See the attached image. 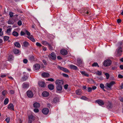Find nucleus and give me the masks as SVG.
Returning a JSON list of instances; mask_svg holds the SVG:
<instances>
[{
  "instance_id": "dca6fc26",
  "label": "nucleus",
  "mask_w": 123,
  "mask_h": 123,
  "mask_svg": "<svg viewBox=\"0 0 123 123\" xmlns=\"http://www.w3.org/2000/svg\"><path fill=\"white\" fill-rule=\"evenodd\" d=\"M69 67L71 69L77 70L78 69L77 67V66L72 64L69 65Z\"/></svg>"
},
{
  "instance_id": "e433bc0d",
  "label": "nucleus",
  "mask_w": 123,
  "mask_h": 123,
  "mask_svg": "<svg viewBox=\"0 0 123 123\" xmlns=\"http://www.w3.org/2000/svg\"><path fill=\"white\" fill-rule=\"evenodd\" d=\"M105 75L106 76V79H108L110 77L109 74L108 73H105Z\"/></svg>"
},
{
  "instance_id": "bf43d9fd",
  "label": "nucleus",
  "mask_w": 123,
  "mask_h": 123,
  "mask_svg": "<svg viewBox=\"0 0 123 123\" xmlns=\"http://www.w3.org/2000/svg\"><path fill=\"white\" fill-rule=\"evenodd\" d=\"M85 13H86L87 14H88L89 13V12H88L87 9H86L85 10L84 12Z\"/></svg>"
},
{
  "instance_id": "6e6d98bb",
  "label": "nucleus",
  "mask_w": 123,
  "mask_h": 123,
  "mask_svg": "<svg viewBox=\"0 0 123 123\" xmlns=\"http://www.w3.org/2000/svg\"><path fill=\"white\" fill-rule=\"evenodd\" d=\"M25 34V33L23 31H21L20 32V35L21 36L24 35Z\"/></svg>"
},
{
  "instance_id": "39448f33",
  "label": "nucleus",
  "mask_w": 123,
  "mask_h": 123,
  "mask_svg": "<svg viewBox=\"0 0 123 123\" xmlns=\"http://www.w3.org/2000/svg\"><path fill=\"white\" fill-rule=\"evenodd\" d=\"M49 57L50 59L53 60H55L56 58V55L54 52H52L49 55Z\"/></svg>"
},
{
  "instance_id": "0eeeda50",
  "label": "nucleus",
  "mask_w": 123,
  "mask_h": 123,
  "mask_svg": "<svg viewBox=\"0 0 123 123\" xmlns=\"http://www.w3.org/2000/svg\"><path fill=\"white\" fill-rule=\"evenodd\" d=\"M26 94L29 98H31L33 96V92L31 91L28 90L27 91Z\"/></svg>"
},
{
  "instance_id": "de8ad7c7",
  "label": "nucleus",
  "mask_w": 123,
  "mask_h": 123,
  "mask_svg": "<svg viewBox=\"0 0 123 123\" xmlns=\"http://www.w3.org/2000/svg\"><path fill=\"white\" fill-rule=\"evenodd\" d=\"M10 118L9 117L7 118L6 119V121L7 123H9V122Z\"/></svg>"
},
{
  "instance_id": "f3484780",
  "label": "nucleus",
  "mask_w": 123,
  "mask_h": 123,
  "mask_svg": "<svg viewBox=\"0 0 123 123\" xmlns=\"http://www.w3.org/2000/svg\"><path fill=\"white\" fill-rule=\"evenodd\" d=\"M49 95V92L46 91H44L42 93V95L44 97H47Z\"/></svg>"
},
{
  "instance_id": "7ed1b4c3",
  "label": "nucleus",
  "mask_w": 123,
  "mask_h": 123,
  "mask_svg": "<svg viewBox=\"0 0 123 123\" xmlns=\"http://www.w3.org/2000/svg\"><path fill=\"white\" fill-rule=\"evenodd\" d=\"M25 31L27 35L30 36L27 37L29 39L33 42H35V40L33 36L32 35L30 36L31 34L29 32L26 30H25Z\"/></svg>"
},
{
  "instance_id": "603ef678",
  "label": "nucleus",
  "mask_w": 123,
  "mask_h": 123,
  "mask_svg": "<svg viewBox=\"0 0 123 123\" xmlns=\"http://www.w3.org/2000/svg\"><path fill=\"white\" fill-rule=\"evenodd\" d=\"M34 112L37 113L39 112V111L38 109H35L34 110Z\"/></svg>"
},
{
  "instance_id": "f257e3e1",
  "label": "nucleus",
  "mask_w": 123,
  "mask_h": 123,
  "mask_svg": "<svg viewBox=\"0 0 123 123\" xmlns=\"http://www.w3.org/2000/svg\"><path fill=\"white\" fill-rule=\"evenodd\" d=\"M56 89L58 92L62 90V80H57L55 81Z\"/></svg>"
},
{
  "instance_id": "58836bf2",
  "label": "nucleus",
  "mask_w": 123,
  "mask_h": 123,
  "mask_svg": "<svg viewBox=\"0 0 123 123\" xmlns=\"http://www.w3.org/2000/svg\"><path fill=\"white\" fill-rule=\"evenodd\" d=\"M62 75L64 77L66 78L68 77L69 76L67 74H65L64 73H62Z\"/></svg>"
},
{
  "instance_id": "79ce46f5",
  "label": "nucleus",
  "mask_w": 123,
  "mask_h": 123,
  "mask_svg": "<svg viewBox=\"0 0 123 123\" xmlns=\"http://www.w3.org/2000/svg\"><path fill=\"white\" fill-rule=\"evenodd\" d=\"M81 99L84 100H86L87 99V98L84 96H83L81 97Z\"/></svg>"
},
{
  "instance_id": "37998d69",
  "label": "nucleus",
  "mask_w": 123,
  "mask_h": 123,
  "mask_svg": "<svg viewBox=\"0 0 123 123\" xmlns=\"http://www.w3.org/2000/svg\"><path fill=\"white\" fill-rule=\"evenodd\" d=\"M88 90L87 91L88 92H90L92 90V89L91 87H88L87 88Z\"/></svg>"
},
{
  "instance_id": "72a5a7b5",
  "label": "nucleus",
  "mask_w": 123,
  "mask_h": 123,
  "mask_svg": "<svg viewBox=\"0 0 123 123\" xmlns=\"http://www.w3.org/2000/svg\"><path fill=\"white\" fill-rule=\"evenodd\" d=\"M9 38V37L8 36H5L4 37V41H7L8 40Z\"/></svg>"
},
{
  "instance_id": "ddd939ff",
  "label": "nucleus",
  "mask_w": 123,
  "mask_h": 123,
  "mask_svg": "<svg viewBox=\"0 0 123 123\" xmlns=\"http://www.w3.org/2000/svg\"><path fill=\"white\" fill-rule=\"evenodd\" d=\"M49 74L46 72H44L42 74V76L43 77L48 78L49 77Z\"/></svg>"
},
{
  "instance_id": "a211bd4d",
  "label": "nucleus",
  "mask_w": 123,
  "mask_h": 123,
  "mask_svg": "<svg viewBox=\"0 0 123 123\" xmlns=\"http://www.w3.org/2000/svg\"><path fill=\"white\" fill-rule=\"evenodd\" d=\"M8 108L10 110H14L13 106L12 104H10L9 105L8 107Z\"/></svg>"
},
{
  "instance_id": "f704fd0d",
  "label": "nucleus",
  "mask_w": 123,
  "mask_h": 123,
  "mask_svg": "<svg viewBox=\"0 0 123 123\" xmlns=\"http://www.w3.org/2000/svg\"><path fill=\"white\" fill-rule=\"evenodd\" d=\"M14 52L15 54H18L19 53V51L18 49H15L14 50Z\"/></svg>"
},
{
  "instance_id": "338daca9",
  "label": "nucleus",
  "mask_w": 123,
  "mask_h": 123,
  "mask_svg": "<svg viewBox=\"0 0 123 123\" xmlns=\"http://www.w3.org/2000/svg\"><path fill=\"white\" fill-rule=\"evenodd\" d=\"M88 81V82H89V83H91L92 82H93V80L92 79H91L90 80H89Z\"/></svg>"
},
{
  "instance_id": "4d7b16f0",
  "label": "nucleus",
  "mask_w": 123,
  "mask_h": 123,
  "mask_svg": "<svg viewBox=\"0 0 123 123\" xmlns=\"http://www.w3.org/2000/svg\"><path fill=\"white\" fill-rule=\"evenodd\" d=\"M6 91H4L2 92V94L3 95L5 96V94L6 93Z\"/></svg>"
},
{
  "instance_id": "ea45409f",
  "label": "nucleus",
  "mask_w": 123,
  "mask_h": 123,
  "mask_svg": "<svg viewBox=\"0 0 123 123\" xmlns=\"http://www.w3.org/2000/svg\"><path fill=\"white\" fill-rule=\"evenodd\" d=\"M11 30V29L10 28L8 29L7 30L6 32L8 34H9Z\"/></svg>"
},
{
  "instance_id": "1a4fd4ad",
  "label": "nucleus",
  "mask_w": 123,
  "mask_h": 123,
  "mask_svg": "<svg viewBox=\"0 0 123 123\" xmlns=\"http://www.w3.org/2000/svg\"><path fill=\"white\" fill-rule=\"evenodd\" d=\"M42 113L44 114L47 115L49 112V110L47 108H44L42 110Z\"/></svg>"
},
{
  "instance_id": "423d86ee",
  "label": "nucleus",
  "mask_w": 123,
  "mask_h": 123,
  "mask_svg": "<svg viewBox=\"0 0 123 123\" xmlns=\"http://www.w3.org/2000/svg\"><path fill=\"white\" fill-rule=\"evenodd\" d=\"M122 48L121 47H119L117 48V55L118 56H120L121 55L122 52Z\"/></svg>"
},
{
  "instance_id": "20e7f679",
  "label": "nucleus",
  "mask_w": 123,
  "mask_h": 123,
  "mask_svg": "<svg viewBox=\"0 0 123 123\" xmlns=\"http://www.w3.org/2000/svg\"><path fill=\"white\" fill-rule=\"evenodd\" d=\"M111 63V61L110 60L107 59L105 60L103 62L104 66L105 67L110 66Z\"/></svg>"
},
{
  "instance_id": "4c0bfd02",
  "label": "nucleus",
  "mask_w": 123,
  "mask_h": 123,
  "mask_svg": "<svg viewBox=\"0 0 123 123\" xmlns=\"http://www.w3.org/2000/svg\"><path fill=\"white\" fill-rule=\"evenodd\" d=\"M97 74L98 75H101L102 74V72L101 71L97 70Z\"/></svg>"
},
{
  "instance_id": "f03ea898",
  "label": "nucleus",
  "mask_w": 123,
  "mask_h": 123,
  "mask_svg": "<svg viewBox=\"0 0 123 123\" xmlns=\"http://www.w3.org/2000/svg\"><path fill=\"white\" fill-rule=\"evenodd\" d=\"M115 83V82L114 81H112L109 83H107L106 84V86L105 88L108 90H109V89L111 90V87Z\"/></svg>"
},
{
  "instance_id": "680f3d73",
  "label": "nucleus",
  "mask_w": 123,
  "mask_h": 123,
  "mask_svg": "<svg viewBox=\"0 0 123 123\" xmlns=\"http://www.w3.org/2000/svg\"><path fill=\"white\" fill-rule=\"evenodd\" d=\"M6 76V75L5 74H1L0 76V77L2 78H4Z\"/></svg>"
},
{
  "instance_id": "c756f323",
  "label": "nucleus",
  "mask_w": 123,
  "mask_h": 123,
  "mask_svg": "<svg viewBox=\"0 0 123 123\" xmlns=\"http://www.w3.org/2000/svg\"><path fill=\"white\" fill-rule=\"evenodd\" d=\"M13 58V56L11 55H10L8 57V59L9 61H11Z\"/></svg>"
},
{
  "instance_id": "864d4df0",
  "label": "nucleus",
  "mask_w": 123,
  "mask_h": 123,
  "mask_svg": "<svg viewBox=\"0 0 123 123\" xmlns=\"http://www.w3.org/2000/svg\"><path fill=\"white\" fill-rule=\"evenodd\" d=\"M2 29L0 28V36H1L3 35V33L2 32Z\"/></svg>"
},
{
  "instance_id": "774afa93",
  "label": "nucleus",
  "mask_w": 123,
  "mask_h": 123,
  "mask_svg": "<svg viewBox=\"0 0 123 123\" xmlns=\"http://www.w3.org/2000/svg\"><path fill=\"white\" fill-rule=\"evenodd\" d=\"M120 100L121 102L123 103V98L121 97L120 99Z\"/></svg>"
},
{
  "instance_id": "a18cd8bd",
  "label": "nucleus",
  "mask_w": 123,
  "mask_h": 123,
  "mask_svg": "<svg viewBox=\"0 0 123 123\" xmlns=\"http://www.w3.org/2000/svg\"><path fill=\"white\" fill-rule=\"evenodd\" d=\"M9 15L11 17H12L13 16V13L12 12H10L9 13Z\"/></svg>"
},
{
  "instance_id": "69168bd1",
  "label": "nucleus",
  "mask_w": 123,
  "mask_h": 123,
  "mask_svg": "<svg viewBox=\"0 0 123 123\" xmlns=\"http://www.w3.org/2000/svg\"><path fill=\"white\" fill-rule=\"evenodd\" d=\"M96 88L97 87L96 86H92V90L93 89V90H94L96 89Z\"/></svg>"
},
{
  "instance_id": "cd10ccee",
  "label": "nucleus",
  "mask_w": 123,
  "mask_h": 123,
  "mask_svg": "<svg viewBox=\"0 0 123 123\" xmlns=\"http://www.w3.org/2000/svg\"><path fill=\"white\" fill-rule=\"evenodd\" d=\"M29 121H31V120H33L34 119V117L32 115L29 116Z\"/></svg>"
},
{
  "instance_id": "4468645a",
  "label": "nucleus",
  "mask_w": 123,
  "mask_h": 123,
  "mask_svg": "<svg viewBox=\"0 0 123 123\" xmlns=\"http://www.w3.org/2000/svg\"><path fill=\"white\" fill-rule=\"evenodd\" d=\"M106 107L108 109L111 108L113 107V105L109 101H108V105H107Z\"/></svg>"
},
{
  "instance_id": "f8f14e48",
  "label": "nucleus",
  "mask_w": 123,
  "mask_h": 123,
  "mask_svg": "<svg viewBox=\"0 0 123 123\" xmlns=\"http://www.w3.org/2000/svg\"><path fill=\"white\" fill-rule=\"evenodd\" d=\"M95 102L97 103L100 105H104L103 101L99 99L95 101Z\"/></svg>"
},
{
  "instance_id": "6e6552de",
  "label": "nucleus",
  "mask_w": 123,
  "mask_h": 123,
  "mask_svg": "<svg viewBox=\"0 0 123 123\" xmlns=\"http://www.w3.org/2000/svg\"><path fill=\"white\" fill-rule=\"evenodd\" d=\"M68 53V51L67 50L62 49V58L64 57V56L66 55Z\"/></svg>"
},
{
  "instance_id": "a19ab883",
  "label": "nucleus",
  "mask_w": 123,
  "mask_h": 123,
  "mask_svg": "<svg viewBox=\"0 0 123 123\" xmlns=\"http://www.w3.org/2000/svg\"><path fill=\"white\" fill-rule=\"evenodd\" d=\"M100 87L102 89H103L104 88L105 86L104 84H101L100 85Z\"/></svg>"
},
{
  "instance_id": "b1692460",
  "label": "nucleus",
  "mask_w": 123,
  "mask_h": 123,
  "mask_svg": "<svg viewBox=\"0 0 123 123\" xmlns=\"http://www.w3.org/2000/svg\"><path fill=\"white\" fill-rule=\"evenodd\" d=\"M62 71L66 73L69 72V71L67 69L62 67Z\"/></svg>"
},
{
  "instance_id": "412c9836",
  "label": "nucleus",
  "mask_w": 123,
  "mask_h": 123,
  "mask_svg": "<svg viewBox=\"0 0 123 123\" xmlns=\"http://www.w3.org/2000/svg\"><path fill=\"white\" fill-rule=\"evenodd\" d=\"M33 105L34 107L36 108H37L39 107L40 106V104L39 103L37 102L34 103L33 104Z\"/></svg>"
},
{
  "instance_id": "7c9ffc66",
  "label": "nucleus",
  "mask_w": 123,
  "mask_h": 123,
  "mask_svg": "<svg viewBox=\"0 0 123 123\" xmlns=\"http://www.w3.org/2000/svg\"><path fill=\"white\" fill-rule=\"evenodd\" d=\"M9 101V100L8 98H6L4 100V104L5 105H7Z\"/></svg>"
},
{
  "instance_id": "5701e85b",
  "label": "nucleus",
  "mask_w": 123,
  "mask_h": 123,
  "mask_svg": "<svg viewBox=\"0 0 123 123\" xmlns=\"http://www.w3.org/2000/svg\"><path fill=\"white\" fill-rule=\"evenodd\" d=\"M76 93L77 94L80 95L82 93L81 90L80 89L76 91Z\"/></svg>"
},
{
  "instance_id": "c03bdc74",
  "label": "nucleus",
  "mask_w": 123,
  "mask_h": 123,
  "mask_svg": "<svg viewBox=\"0 0 123 123\" xmlns=\"http://www.w3.org/2000/svg\"><path fill=\"white\" fill-rule=\"evenodd\" d=\"M68 84H66L64 86V87L65 89H67L68 88Z\"/></svg>"
},
{
  "instance_id": "13d9d810",
  "label": "nucleus",
  "mask_w": 123,
  "mask_h": 123,
  "mask_svg": "<svg viewBox=\"0 0 123 123\" xmlns=\"http://www.w3.org/2000/svg\"><path fill=\"white\" fill-rule=\"evenodd\" d=\"M117 68V67H112L111 69L113 70H116Z\"/></svg>"
},
{
  "instance_id": "8fccbe9b",
  "label": "nucleus",
  "mask_w": 123,
  "mask_h": 123,
  "mask_svg": "<svg viewBox=\"0 0 123 123\" xmlns=\"http://www.w3.org/2000/svg\"><path fill=\"white\" fill-rule=\"evenodd\" d=\"M23 62L25 64L27 63L28 62L27 60L26 59H25L23 60Z\"/></svg>"
},
{
  "instance_id": "09e8293b",
  "label": "nucleus",
  "mask_w": 123,
  "mask_h": 123,
  "mask_svg": "<svg viewBox=\"0 0 123 123\" xmlns=\"http://www.w3.org/2000/svg\"><path fill=\"white\" fill-rule=\"evenodd\" d=\"M47 80L49 81H54V80L53 79L51 78L50 79H47Z\"/></svg>"
},
{
  "instance_id": "052dcab7",
  "label": "nucleus",
  "mask_w": 123,
  "mask_h": 123,
  "mask_svg": "<svg viewBox=\"0 0 123 123\" xmlns=\"http://www.w3.org/2000/svg\"><path fill=\"white\" fill-rule=\"evenodd\" d=\"M30 60H34V56H31L30 58Z\"/></svg>"
},
{
  "instance_id": "bb28decb",
  "label": "nucleus",
  "mask_w": 123,
  "mask_h": 123,
  "mask_svg": "<svg viewBox=\"0 0 123 123\" xmlns=\"http://www.w3.org/2000/svg\"><path fill=\"white\" fill-rule=\"evenodd\" d=\"M42 43L44 45H49V44L48 42L46 41H43L42 42Z\"/></svg>"
},
{
  "instance_id": "2eb2a0df",
  "label": "nucleus",
  "mask_w": 123,
  "mask_h": 123,
  "mask_svg": "<svg viewBox=\"0 0 123 123\" xmlns=\"http://www.w3.org/2000/svg\"><path fill=\"white\" fill-rule=\"evenodd\" d=\"M38 84L39 86L41 87H44L45 86V84L43 81H40L38 82Z\"/></svg>"
},
{
  "instance_id": "aec40b11",
  "label": "nucleus",
  "mask_w": 123,
  "mask_h": 123,
  "mask_svg": "<svg viewBox=\"0 0 123 123\" xmlns=\"http://www.w3.org/2000/svg\"><path fill=\"white\" fill-rule=\"evenodd\" d=\"M59 101V99L55 97L54 98L52 102L53 103H56L58 102Z\"/></svg>"
},
{
  "instance_id": "c9c22d12",
  "label": "nucleus",
  "mask_w": 123,
  "mask_h": 123,
  "mask_svg": "<svg viewBox=\"0 0 123 123\" xmlns=\"http://www.w3.org/2000/svg\"><path fill=\"white\" fill-rule=\"evenodd\" d=\"M25 20L24 19H21V20H19L18 22V23H24Z\"/></svg>"
},
{
  "instance_id": "473e14b6",
  "label": "nucleus",
  "mask_w": 123,
  "mask_h": 123,
  "mask_svg": "<svg viewBox=\"0 0 123 123\" xmlns=\"http://www.w3.org/2000/svg\"><path fill=\"white\" fill-rule=\"evenodd\" d=\"M92 67H99V66L97 62H94L93 63L92 65Z\"/></svg>"
},
{
  "instance_id": "2f4dec72",
  "label": "nucleus",
  "mask_w": 123,
  "mask_h": 123,
  "mask_svg": "<svg viewBox=\"0 0 123 123\" xmlns=\"http://www.w3.org/2000/svg\"><path fill=\"white\" fill-rule=\"evenodd\" d=\"M28 79V77L25 76H24L22 78V80L24 81Z\"/></svg>"
},
{
  "instance_id": "6ab92c4d",
  "label": "nucleus",
  "mask_w": 123,
  "mask_h": 123,
  "mask_svg": "<svg viewBox=\"0 0 123 123\" xmlns=\"http://www.w3.org/2000/svg\"><path fill=\"white\" fill-rule=\"evenodd\" d=\"M77 62L78 64L77 65L78 66H80L81 65L82 61L81 60L80 58H78L77 60Z\"/></svg>"
},
{
  "instance_id": "9d476101",
  "label": "nucleus",
  "mask_w": 123,
  "mask_h": 123,
  "mask_svg": "<svg viewBox=\"0 0 123 123\" xmlns=\"http://www.w3.org/2000/svg\"><path fill=\"white\" fill-rule=\"evenodd\" d=\"M40 66L39 64H36L34 66V70L35 71L37 70H39L40 68Z\"/></svg>"
},
{
  "instance_id": "a878e982",
  "label": "nucleus",
  "mask_w": 123,
  "mask_h": 123,
  "mask_svg": "<svg viewBox=\"0 0 123 123\" xmlns=\"http://www.w3.org/2000/svg\"><path fill=\"white\" fill-rule=\"evenodd\" d=\"M14 45L16 47L18 48H20L21 46L19 43L18 42H16L14 44Z\"/></svg>"
},
{
  "instance_id": "3c124183",
  "label": "nucleus",
  "mask_w": 123,
  "mask_h": 123,
  "mask_svg": "<svg viewBox=\"0 0 123 123\" xmlns=\"http://www.w3.org/2000/svg\"><path fill=\"white\" fill-rule=\"evenodd\" d=\"M118 78L121 79L123 78V76L120 74H119L118 75Z\"/></svg>"
},
{
  "instance_id": "e2e57ef3",
  "label": "nucleus",
  "mask_w": 123,
  "mask_h": 123,
  "mask_svg": "<svg viewBox=\"0 0 123 123\" xmlns=\"http://www.w3.org/2000/svg\"><path fill=\"white\" fill-rule=\"evenodd\" d=\"M49 49L51 50H53V48L51 47V45L50 44H49Z\"/></svg>"
},
{
  "instance_id": "0e129e2a",
  "label": "nucleus",
  "mask_w": 123,
  "mask_h": 123,
  "mask_svg": "<svg viewBox=\"0 0 123 123\" xmlns=\"http://www.w3.org/2000/svg\"><path fill=\"white\" fill-rule=\"evenodd\" d=\"M120 68L121 69L123 70V65H120Z\"/></svg>"
},
{
  "instance_id": "4be33fe9",
  "label": "nucleus",
  "mask_w": 123,
  "mask_h": 123,
  "mask_svg": "<svg viewBox=\"0 0 123 123\" xmlns=\"http://www.w3.org/2000/svg\"><path fill=\"white\" fill-rule=\"evenodd\" d=\"M48 87L49 89L51 90H53L54 89V86L52 84L49 85Z\"/></svg>"
},
{
  "instance_id": "9b49d317",
  "label": "nucleus",
  "mask_w": 123,
  "mask_h": 123,
  "mask_svg": "<svg viewBox=\"0 0 123 123\" xmlns=\"http://www.w3.org/2000/svg\"><path fill=\"white\" fill-rule=\"evenodd\" d=\"M29 86V83L25 82L23 84L22 87L24 89H26L28 88Z\"/></svg>"
},
{
  "instance_id": "393cba45",
  "label": "nucleus",
  "mask_w": 123,
  "mask_h": 123,
  "mask_svg": "<svg viewBox=\"0 0 123 123\" xmlns=\"http://www.w3.org/2000/svg\"><path fill=\"white\" fill-rule=\"evenodd\" d=\"M29 45V43L26 41L24 42L23 43V45L25 47H27Z\"/></svg>"
},
{
  "instance_id": "49530a36",
  "label": "nucleus",
  "mask_w": 123,
  "mask_h": 123,
  "mask_svg": "<svg viewBox=\"0 0 123 123\" xmlns=\"http://www.w3.org/2000/svg\"><path fill=\"white\" fill-rule=\"evenodd\" d=\"M36 45L38 46H39V47H41L42 46V45L40 44V43L37 42L36 43Z\"/></svg>"
},
{
  "instance_id": "c85d7f7f",
  "label": "nucleus",
  "mask_w": 123,
  "mask_h": 123,
  "mask_svg": "<svg viewBox=\"0 0 123 123\" xmlns=\"http://www.w3.org/2000/svg\"><path fill=\"white\" fill-rule=\"evenodd\" d=\"M12 35L14 36L15 37H17L18 35V33L17 32L13 31L12 33Z\"/></svg>"
},
{
  "instance_id": "5fc2aeb1",
  "label": "nucleus",
  "mask_w": 123,
  "mask_h": 123,
  "mask_svg": "<svg viewBox=\"0 0 123 123\" xmlns=\"http://www.w3.org/2000/svg\"><path fill=\"white\" fill-rule=\"evenodd\" d=\"M117 23H120L121 22V20L120 19H118L117 20Z\"/></svg>"
}]
</instances>
